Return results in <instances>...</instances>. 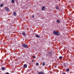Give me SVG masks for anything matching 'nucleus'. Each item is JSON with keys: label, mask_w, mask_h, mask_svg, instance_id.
<instances>
[{"label": "nucleus", "mask_w": 74, "mask_h": 74, "mask_svg": "<svg viewBox=\"0 0 74 74\" xmlns=\"http://www.w3.org/2000/svg\"><path fill=\"white\" fill-rule=\"evenodd\" d=\"M53 34H55V35H56L57 36H59V35H60V34L59 33V32L58 31H53Z\"/></svg>", "instance_id": "obj_1"}, {"label": "nucleus", "mask_w": 74, "mask_h": 74, "mask_svg": "<svg viewBox=\"0 0 74 74\" xmlns=\"http://www.w3.org/2000/svg\"><path fill=\"white\" fill-rule=\"evenodd\" d=\"M22 45L23 47L25 48H28L27 45L25 44H23Z\"/></svg>", "instance_id": "obj_2"}, {"label": "nucleus", "mask_w": 74, "mask_h": 74, "mask_svg": "<svg viewBox=\"0 0 74 74\" xmlns=\"http://www.w3.org/2000/svg\"><path fill=\"white\" fill-rule=\"evenodd\" d=\"M5 9L6 11H9V8H8L7 7H5Z\"/></svg>", "instance_id": "obj_3"}, {"label": "nucleus", "mask_w": 74, "mask_h": 74, "mask_svg": "<svg viewBox=\"0 0 74 74\" xmlns=\"http://www.w3.org/2000/svg\"><path fill=\"white\" fill-rule=\"evenodd\" d=\"M68 64L67 62L66 63H64L63 64V65L64 66H65V67H67V66Z\"/></svg>", "instance_id": "obj_4"}, {"label": "nucleus", "mask_w": 74, "mask_h": 74, "mask_svg": "<svg viewBox=\"0 0 74 74\" xmlns=\"http://www.w3.org/2000/svg\"><path fill=\"white\" fill-rule=\"evenodd\" d=\"M27 64H25L24 65L23 67V68H27Z\"/></svg>", "instance_id": "obj_5"}, {"label": "nucleus", "mask_w": 74, "mask_h": 74, "mask_svg": "<svg viewBox=\"0 0 74 74\" xmlns=\"http://www.w3.org/2000/svg\"><path fill=\"white\" fill-rule=\"evenodd\" d=\"M41 9L42 11H44V10H45V7L44 6H43L42 7Z\"/></svg>", "instance_id": "obj_6"}, {"label": "nucleus", "mask_w": 74, "mask_h": 74, "mask_svg": "<svg viewBox=\"0 0 74 74\" xmlns=\"http://www.w3.org/2000/svg\"><path fill=\"white\" fill-rule=\"evenodd\" d=\"M48 55L50 56H52V53L50 52H49L48 53Z\"/></svg>", "instance_id": "obj_7"}, {"label": "nucleus", "mask_w": 74, "mask_h": 74, "mask_svg": "<svg viewBox=\"0 0 74 74\" xmlns=\"http://www.w3.org/2000/svg\"><path fill=\"white\" fill-rule=\"evenodd\" d=\"M22 34L23 35V36H26V33L25 32H23L22 33Z\"/></svg>", "instance_id": "obj_8"}, {"label": "nucleus", "mask_w": 74, "mask_h": 74, "mask_svg": "<svg viewBox=\"0 0 74 74\" xmlns=\"http://www.w3.org/2000/svg\"><path fill=\"white\" fill-rule=\"evenodd\" d=\"M16 12H13V15L14 16H16Z\"/></svg>", "instance_id": "obj_9"}, {"label": "nucleus", "mask_w": 74, "mask_h": 74, "mask_svg": "<svg viewBox=\"0 0 74 74\" xmlns=\"http://www.w3.org/2000/svg\"><path fill=\"white\" fill-rule=\"evenodd\" d=\"M57 23H60V20L58 19L57 20Z\"/></svg>", "instance_id": "obj_10"}, {"label": "nucleus", "mask_w": 74, "mask_h": 74, "mask_svg": "<svg viewBox=\"0 0 74 74\" xmlns=\"http://www.w3.org/2000/svg\"><path fill=\"white\" fill-rule=\"evenodd\" d=\"M35 36L36 37H38V38H40V36H39L37 34H36Z\"/></svg>", "instance_id": "obj_11"}, {"label": "nucleus", "mask_w": 74, "mask_h": 74, "mask_svg": "<svg viewBox=\"0 0 74 74\" xmlns=\"http://www.w3.org/2000/svg\"><path fill=\"white\" fill-rule=\"evenodd\" d=\"M5 67H2V70H5Z\"/></svg>", "instance_id": "obj_12"}, {"label": "nucleus", "mask_w": 74, "mask_h": 74, "mask_svg": "<svg viewBox=\"0 0 74 74\" xmlns=\"http://www.w3.org/2000/svg\"><path fill=\"white\" fill-rule=\"evenodd\" d=\"M42 65L43 66H45V63L44 62H43L42 63Z\"/></svg>", "instance_id": "obj_13"}, {"label": "nucleus", "mask_w": 74, "mask_h": 74, "mask_svg": "<svg viewBox=\"0 0 74 74\" xmlns=\"http://www.w3.org/2000/svg\"><path fill=\"white\" fill-rule=\"evenodd\" d=\"M1 7H3V4L1 3L0 5Z\"/></svg>", "instance_id": "obj_14"}, {"label": "nucleus", "mask_w": 74, "mask_h": 74, "mask_svg": "<svg viewBox=\"0 0 74 74\" xmlns=\"http://www.w3.org/2000/svg\"><path fill=\"white\" fill-rule=\"evenodd\" d=\"M59 59H62V57L61 56H60L59 57Z\"/></svg>", "instance_id": "obj_15"}, {"label": "nucleus", "mask_w": 74, "mask_h": 74, "mask_svg": "<svg viewBox=\"0 0 74 74\" xmlns=\"http://www.w3.org/2000/svg\"><path fill=\"white\" fill-rule=\"evenodd\" d=\"M56 9H57L58 10L59 9V7H58V6H56Z\"/></svg>", "instance_id": "obj_16"}, {"label": "nucleus", "mask_w": 74, "mask_h": 74, "mask_svg": "<svg viewBox=\"0 0 74 74\" xmlns=\"http://www.w3.org/2000/svg\"><path fill=\"white\" fill-rule=\"evenodd\" d=\"M36 66H38V65H39V64H38V63H36Z\"/></svg>", "instance_id": "obj_17"}, {"label": "nucleus", "mask_w": 74, "mask_h": 74, "mask_svg": "<svg viewBox=\"0 0 74 74\" xmlns=\"http://www.w3.org/2000/svg\"><path fill=\"white\" fill-rule=\"evenodd\" d=\"M11 2H12V3H14V0H11Z\"/></svg>", "instance_id": "obj_18"}, {"label": "nucleus", "mask_w": 74, "mask_h": 74, "mask_svg": "<svg viewBox=\"0 0 74 74\" xmlns=\"http://www.w3.org/2000/svg\"><path fill=\"white\" fill-rule=\"evenodd\" d=\"M66 71H67H67H69V68H68V69H66Z\"/></svg>", "instance_id": "obj_19"}, {"label": "nucleus", "mask_w": 74, "mask_h": 74, "mask_svg": "<svg viewBox=\"0 0 74 74\" xmlns=\"http://www.w3.org/2000/svg\"><path fill=\"white\" fill-rule=\"evenodd\" d=\"M33 58H34V59H35V58H36V57L34 56H33Z\"/></svg>", "instance_id": "obj_20"}, {"label": "nucleus", "mask_w": 74, "mask_h": 74, "mask_svg": "<svg viewBox=\"0 0 74 74\" xmlns=\"http://www.w3.org/2000/svg\"><path fill=\"white\" fill-rule=\"evenodd\" d=\"M32 18H34V15H32Z\"/></svg>", "instance_id": "obj_21"}, {"label": "nucleus", "mask_w": 74, "mask_h": 74, "mask_svg": "<svg viewBox=\"0 0 74 74\" xmlns=\"http://www.w3.org/2000/svg\"><path fill=\"white\" fill-rule=\"evenodd\" d=\"M62 74H66V73H62Z\"/></svg>", "instance_id": "obj_22"}, {"label": "nucleus", "mask_w": 74, "mask_h": 74, "mask_svg": "<svg viewBox=\"0 0 74 74\" xmlns=\"http://www.w3.org/2000/svg\"><path fill=\"white\" fill-rule=\"evenodd\" d=\"M32 62H34V60H32Z\"/></svg>", "instance_id": "obj_23"}, {"label": "nucleus", "mask_w": 74, "mask_h": 74, "mask_svg": "<svg viewBox=\"0 0 74 74\" xmlns=\"http://www.w3.org/2000/svg\"><path fill=\"white\" fill-rule=\"evenodd\" d=\"M55 67H56V66L55 65Z\"/></svg>", "instance_id": "obj_24"}]
</instances>
